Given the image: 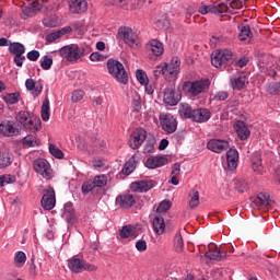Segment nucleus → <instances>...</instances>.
<instances>
[{
    "label": "nucleus",
    "mask_w": 280,
    "mask_h": 280,
    "mask_svg": "<svg viewBox=\"0 0 280 280\" xmlns=\"http://www.w3.org/2000/svg\"><path fill=\"white\" fill-rule=\"evenodd\" d=\"M121 240H128V237H135V228L132 225H125L119 231Z\"/></svg>",
    "instance_id": "a19ab883"
},
{
    "label": "nucleus",
    "mask_w": 280,
    "mask_h": 280,
    "mask_svg": "<svg viewBox=\"0 0 280 280\" xmlns=\"http://www.w3.org/2000/svg\"><path fill=\"white\" fill-rule=\"evenodd\" d=\"M40 10V3L33 1L30 7L23 10L24 16H34Z\"/></svg>",
    "instance_id": "ea45409f"
},
{
    "label": "nucleus",
    "mask_w": 280,
    "mask_h": 280,
    "mask_svg": "<svg viewBox=\"0 0 280 280\" xmlns=\"http://www.w3.org/2000/svg\"><path fill=\"white\" fill-rule=\"evenodd\" d=\"M230 82L234 91H242L246 85V74L244 72H238L231 77Z\"/></svg>",
    "instance_id": "a211bd4d"
},
{
    "label": "nucleus",
    "mask_w": 280,
    "mask_h": 280,
    "mask_svg": "<svg viewBox=\"0 0 280 280\" xmlns=\"http://www.w3.org/2000/svg\"><path fill=\"white\" fill-rule=\"evenodd\" d=\"M160 126L166 135H174L178 128V121L172 114H160Z\"/></svg>",
    "instance_id": "9d476101"
},
{
    "label": "nucleus",
    "mask_w": 280,
    "mask_h": 280,
    "mask_svg": "<svg viewBox=\"0 0 280 280\" xmlns=\"http://www.w3.org/2000/svg\"><path fill=\"white\" fill-rule=\"evenodd\" d=\"M118 35L120 36L121 40L126 43L131 48L139 47V35L132 31V28L128 26L120 27L118 30Z\"/></svg>",
    "instance_id": "1a4fd4ad"
},
{
    "label": "nucleus",
    "mask_w": 280,
    "mask_h": 280,
    "mask_svg": "<svg viewBox=\"0 0 280 280\" xmlns=\"http://www.w3.org/2000/svg\"><path fill=\"white\" fill-rule=\"evenodd\" d=\"M82 194H90V191H93L95 189V184L94 182L88 180L82 184Z\"/></svg>",
    "instance_id": "6e6d98bb"
},
{
    "label": "nucleus",
    "mask_w": 280,
    "mask_h": 280,
    "mask_svg": "<svg viewBox=\"0 0 280 280\" xmlns=\"http://www.w3.org/2000/svg\"><path fill=\"white\" fill-rule=\"evenodd\" d=\"M233 52L231 50H215L211 55L212 66L217 69L225 68L232 60Z\"/></svg>",
    "instance_id": "423d86ee"
},
{
    "label": "nucleus",
    "mask_w": 280,
    "mask_h": 280,
    "mask_svg": "<svg viewBox=\"0 0 280 280\" xmlns=\"http://www.w3.org/2000/svg\"><path fill=\"white\" fill-rule=\"evenodd\" d=\"M88 150L91 152V154H102V152L106 151V141L95 138L91 141Z\"/></svg>",
    "instance_id": "4be33fe9"
},
{
    "label": "nucleus",
    "mask_w": 280,
    "mask_h": 280,
    "mask_svg": "<svg viewBox=\"0 0 280 280\" xmlns=\"http://www.w3.org/2000/svg\"><path fill=\"white\" fill-rule=\"evenodd\" d=\"M211 119V112L207 108H198L192 112V121L197 124H205Z\"/></svg>",
    "instance_id": "f3484780"
},
{
    "label": "nucleus",
    "mask_w": 280,
    "mask_h": 280,
    "mask_svg": "<svg viewBox=\"0 0 280 280\" xmlns=\"http://www.w3.org/2000/svg\"><path fill=\"white\" fill-rule=\"evenodd\" d=\"M252 170L258 176H261V174H264V165H261V155L257 154L252 158Z\"/></svg>",
    "instance_id": "7c9ffc66"
},
{
    "label": "nucleus",
    "mask_w": 280,
    "mask_h": 280,
    "mask_svg": "<svg viewBox=\"0 0 280 280\" xmlns=\"http://www.w3.org/2000/svg\"><path fill=\"white\" fill-rule=\"evenodd\" d=\"M51 65H54V59L49 58V56H44L40 61L42 69H44V71H49V69H51Z\"/></svg>",
    "instance_id": "5fc2aeb1"
},
{
    "label": "nucleus",
    "mask_w": 280,
    "mask_h": 280,
    "mask_svg": "<svg viewBox=\"0 0 280 280\" xmlns=\"http://www.w3.org/2000/svg\"><path fill=\"white\" fill-rule=\"evenodd\" d=\"M163 102L164 104H167V106H176V104L180 102V92H176L174 85H168L164 90Z\"/></svg>",
    "instance_id": "ddd939ff"
},
{
    "label": "nucleus",
    "mask_w": 280,
    "mask_h": 280,
    "mask_svg": "<svg viewBox=\"0 0 280 280\" xmlns=\"http://www.w3.org/2000/svg\"><path fill=\"white\" fill-rule=\"evenodd\" d=\"M253 37V32L250 31L249 25H243L241 26V31L238 34V40H242L243 43H250V38Z\"/></svg>",
    "instance_id": "2f4dec72"
},
{
    "label": "nucleus",
    "mask_w": 280,
    "mask_h": 280,
    "mask_svg": "<svg viewBox=\"0 0 280 280\" xmlns=\"http://www.w3.org/2000/svg\"><path fill=\"white\" fill-rule=\"evenodd\" d=\"M256 202L261 207H269L270 206V194L268 192H260L256 198Z\"/></svg>",
    "instance_id": "37998d69"
},
{
    "label": "nucleus",
    "mask_w": 280,
    "mask_h": 280,
    "mask_svg": "<svg viewBox=\"0 0 280 280\" xmlns=\"http://www.w3.org/2000/svg\"><path fill=\"white\" fill-rule=\"evenodd\" d=\"M180 175V164H174L172 167L171 176H179Z\"/></svg>",
    "instance_id": "338daca9"
},
{
    "label": "nucleus",
    "mask_w": 280,
    "mask_h": 280,
    "mask_svg": "<svg viewBox=\"0 0 280 280\" xmlns=\"http://www.w3.org/2000/svg\"><path fill=\"white\" fill-rule=\"evenodd\" d=\"M211 81L209 79H201L197 81H185L183 84V91L188 97H198V95L209 91Z\"/></svg>",
    "instance_id": "f03ea898"
},
{
    "label": "nucleus",
    "mask_w": 280,
    "mask_h": 280,
    "mask_svg": "<svg viewBox=\"0 0 280 280\" xmlns=\"http://www.w3.org/2000/svg\"><path fill=\"white\" fill-rule=\"evenodd\" d=\"M226 161H228V168L233 172V170H237V165L240 163V153L235 149H230L226 152Z\"/></svg>",
    "instance_id": "5701e85b"
},
{
    "label": "nucleus",
    "mask_w": 280,
    "mask_h": 280,
    "mask_svg": "<svg viewBox=\"0 0 280 280\" xmlns=\"http://www.w3.org/2000/svg\"><path fill=\"white\" fill-rule=\"evenodd\" d=\"M26 58H28L31 62H36V60L40 58V52L38 50H31L27 52Z\"/></svg>",
    "instance_id": "680f3d73"
},
{
    "label": "nucleus",
    "mask_w": 280,
    "mask_h": 280,
    "mask_svg": "<svg viewBox=\"0 0 280 280\" xmlns=\"http://www.w3.org/2000/svg\"><path fill=\"white\" fill-rule=\"evenodd\" d=\"M135 170H137V160L135 159V155H132L128 162L125 163V166L122 167V174H125V176H130Z\"/></svg>",
    "instance_id": "473e14b6"
},
{
    "label": "nucleus",
    "mask_w": 280,
    "mask_h": 280,
    "mask_svg": "<svg viewBox=\"0 0 280 280\" xmlns=\"http://www.w3.org/2000/svg\"><path fill=\"white\" fill-rule=\"evenodd\" d=\"M70 31L71 28H61L57 32L49 33L48 35H46V40L47 43H55V40H58V38H62V36H65V34Z\"/></svg>",
    "instance_id": "c9c22d12"
},
{
    "label": "nucleus",
    "mask_w": 280,
    "mask_h": 280,
    "mask_svg": "<svg viewBox=\"0 0 280 280\" xmlns=\"http://www.w3.org/2000/svg\"><path fill=\"white\" fill-rule=\"evenodd\" d=\"M179 115L184 117V119H191L194 117V109L187 103H182L179 105Z\"/></svg>",
    "instance_id": "72a5a7b5"
},
{
    "label": "nucleus",
    "mask_w": 280,
    "mask_h": 280,
    "mask_svg": "<svg viewBox=\"0 0 280 280\" xmlns=\"http://www.w3.org/2000/svg\"><path fill=\"white\" fill-rule=\"evenodd\" d=\"M9 52L12 56H23L25 54V45L18 42H10L9 44Z\"/></svg>",
    "instance_id": "c756f323"
},
{
    "label": "nucleus",
    "mask_w": 280,
    "mask_h": 280,
    "mask_svg": "<svg viewBox=\"0 0 280 280\" xmlns=\"http://www.w3.org/2000/svg\"><path fill=\"white\" fill-rule=\"evenodd\" d=\"M205 256L208 257V259H212L214 261H222V259H226V257H229V255L224 249L221 250L218 247H215L214 249L208 250L205 254Z\"/></svg>",
    "instance_id": "bb28decb"
},
{
    "label": "nucleus",
    "mask_w": 280,
    "mask_h": 280,
    "mask_svg": "<svg viewBox=\"0 0 280 280\" xmlns=\"http://www.w3.org/2000/svg\"><path fill=\"white\" fill-rule=\"evenodd\" d=\"M49 98H45L42 105V119L43 121H49Z\"/></svg>",
    "instance_id": "a18cd8bd"
},
{
    "label": "nucleus",
    "mask_w": 280,
    "mask_h": 280,
    "mask_svg": "<svg viewBox=\"0 0 280 280\" xmlns=\"http://www.w3.org/2000/svg\"><path fill=\"white\" fill-rule=\"evenodd\" d=\"M15 121L21 124L23 128L26 130H31V132H38L40 130V118L35 117L30 112L21 110L15 115Z\"/></svg>",
    "instance_id": "7ed1b4c3"
},
{
    "label": "nucleus",
    "mask_w": 280,
    "mask_h": 280,
    "mask_svg": "<svg viewBox=\"0 0 280 280\" xmlns=\"http://www.w3.org/2000/svg\"><path fill=\"white\" fill-rule=\"evenodd\" d=\"M213 14H218V16H224V14H231V9L229 4L222 2L213 5Z\"/></svg>",
    "instance_id": "e433bc0d"
},
{
    "label": "nucleus",
    "mask_w": 280,
    "mask_h": 280,
    "mask_svg": "<svg viewBox=\"0 0 280 280\" xmlns=\"http://www.w3.org/2000/svg\"><path fill=\"white\" fill-rule=\"evenodd\" d=\"M69 8L72 14H82L88 10V3L86 0H70Z\"/></svg>",
    "instance_id": "b1692460"
},
{
    "label": "nucleus",
    "mask_w": 280,
    "mask_h": 280,
    "mask_svg": "<svg viewBox=\"0 0 280 280\" xmlns=\"http://www.w3.org/2000/svg\"><path fill=\"white\" fill-rule=\"evenodd\" d=\"M173 248L175 253H183L185 250V241H183V234L177 231L173 238Z\"/></svg>",
    "instance_id": "c85d7f7f"
},
{
    "label": "nucleus",
    "mask_w": 280,
    "mask_h": 280,
    "mask_svg": "<svg viewBox=\"0 0 280 280\" xmlns=\"http://www.w3.org/2000/svg\"><path fill=\"white\" fill-rule=\"evenodd\" d=\"M13 62L16 65V67H23V62H25V56L14 55Z\"/></svg>",
    "instance_id": "69168bd1"
},
{
    "label": "nucleus",
    "mask_w": 280,
    "mask_h": 280,
    "mask_svg": "<svg viewBox=\"0 0 280 280\" xmlns=\"http://www.w3.org/2000/svg\"><path fill=\"white\" fill-rule=\"evenodd\" d=\"M49 152L51 156H55V159H63L65 153H62V150L58 149L56 144H49Z\"/></svg>",
    "instance_id": "603ef678"
},
{
    "label": "nucleus",
    "mask_w": 280,
    "mask_h": 280,
    "mask_svg": "<svg viewBox=\"0 0 280 280\" xmlns=\"http://www.w3.org/2000/svg\"><path fill=\"white\" fill-rule=\"evenodd\" d=\"M71 100H72V102H74V104L78 102H82V100H84V91H82V90L73 91Z\"/></svg>",
    "instance_id": "4d7b16f0"
},
{
    "label": "nucleus",
    "mask_w": 280,
    "mask_h": 280,
    "mask_svg": "<svg viewBox=\"0 0 280 280\" xmlns=\"http://www.w3.org/2000/svg\"><path fill=\"white\" fill-rule=\"evenodd\" d=\"M22 143L23 145H27V148H36L40 145V140L34 135H27L23 138Z\"/></svg>",
    "instance_id": "4c0bfd02"
},
{
    "label": "nucleus",
    "mask_w": 280,
    "mask_h": 280,
    "mask_svg": "<svg viewBox=\"0 0 280 280\" xmlns=\"http://www.w3.org/2000/svg\"><path fill=\"white\" fill-rule=\"evenodd\" d=\"M247 0H232L229 2L231 14H235L237 10H242Z\"/></svg>",
    "instance_id": "79ce46f5"
},
{
    "label": "nucleus",
    "mask_w": 280,
    "mask_h": 280,
    "mask_svg": "<svg viewBox=\"0 0 280 280\" xmlns=\"http://www.w3.org/2000/svg\"><path fill=\"white\" fill-rule=\"evenodd\" d=\"M136 77L138 82L142 85V86H148L150 79H148V74L145 73V71L143 70H137L136 71Z\"/></svg>",
    "instance_id": "de8ad7c7"
},
{
    "label": "nucleus",
    "mask_w": 280,
    "mask_h": 280,
    "mask_svg": "<svg viewBox=\"0 0 280 280\" xmlns=\"http://www.w3.org/2000/svg\"><path fill=\"white\" fill-rule=\"evenodd\" d=\"M155 186H156V182L152 179L131 183V189L133 191H140L141 194L145 191H150V189H153Z\"/></svg>",
    "instance_id": "2eb2a0df"
},
{
    "label": "nucleus",
    "mask_w": 280,
    "mask_h": 280,
    "mask_svg": "<svg viewBox=\"0 0 280 280\" xmlns=\"http://www.w3.org/2000/svg\"><path fill=\"white\" fill-rule=\"evenodd\" d=\"M148 137V131L143 128H137L132 131L130 139H129V145L132 150H139L140 145H143V142L145 141Z\"/></svg>",
    "instance_id": "f8f14e48"
},
{
    "label": "nucleus",
    "mask_w": 280,
    "mask_h": 280,
    "mask_svg": "<svg viewBox=\"0 0 280 280\" xmlns=\"http://www.w3.org/2000/svg\"><path fill=\"white\" fill-rule=\"evenodd\" d=\"M108 73L115 78L120 84H128V72L122 62L115 59L107 60Z\"/></svg>",
    "instance_id": "20e7f679"
},
{
    "label": "nucleus",
    "mask_w": 280,
    "mask_h": 280,
    "mask_svg": "<svg viewBox=\"0 0 280 280\" xmlns=\"http://www.w3.org/2000/svg\"><path fill=\"white\" fill-rule=\"evenodd\" d=\"M0 135H3V137H14L19 135V129L14 127L12 121L4 120L0 124Z\"/></svg>",
    "instance_id": "6ab92c4d"
},
{
    "label": "nucleus",
    "mask_w": 280,
    "mask_h": 280,
    "mask_svg": "<svg viewBox=\"0 0 280 280\" xmlns=\"http://www.w3.org/2000/svg\"><path fill=\"white\" fill-rule=\"evenodd\" d=\"M25 261H27V255H25L24 252L15 253L13 264L16 268H23L25 266Z\"/></svg>",
    "instance_id": "58836bf2"
},
{
    "label": "nucleus",
    "mask_w": 280,
    "mask_h": 280,
    "mask_svg": "<svg viewBox=\"0 0 280 280\" xmlns=\"http://www.w3.org/2000/svg\"><path fill=\"white\" fill-rule=\"evenodd\" d=\"M135 202L137 201L135 199V196H132L131 194L120 195L116 198V205H118L122 209H130V207H132Z\"/></svg>",
    "instance_id": "393cba45"
},
{
    "label": "nucleus",
    "mask_w": 280,
    "mask_h": 280,
    "mask_svg": "<svg viewBox=\"0 0 280 280\" xmlns=\"http://www.w3.org/2000/svg\"><path fill=\"white\" fill-rule=\"evenodd\" d=\"M94 187H106L108 184V177L106 175H97L93 179Z\"/></svg>",
    "instance_id": "09e8293b"
},
{
    "label": "nucleus",
    "mask_w": 280,
    "mask_h": 280,
    "mask_svg": "<svg viewBox=\"0 0 280 280\" xmlns=\"http://www.w3.org/2000/svg\"><path fill=\"white\" fill-rule=\"evenodd\" d=\"M236 65H237V67H241V68L246 67L248 65V58L242 57L241 59H238L236 61Z\"/></svg>",
    "instance_id": "774afa93"
},
{
    "label": "nucleus",
    "mask_w": 280,
    "mask_h": 280,
    "mask_svg": "<svg viewBox=\"0 0 280 280\" xmlns=\"http://www.w3.org/2000/svg\"><path fill=\"white\" fill-rule=\"evenodd\" d=\"M207 148L208 150H211V152L220 154L222 152H225V150H229V141L212 139L208 142Z\"/></svg>",
    "instance_id": "4468645a"
},
{
    "label": "nucleus",
    "mask_w": 280,
    "mask_h": 280,
    "mask_svg": "<svg viewBox=\"0 0 280 280\" xmlns=\"http://www.w3.org/2000/svg\"><path fill=\"white\" fill-rule=\"evenodd\" d=\"M234 129L241 141H246V139L250 137V130L246 126V122L242 120H237L234 124Z\"/></svg>",
    "instance_id": "412c9836"
},
{
    "label": "nucleus",
    "mask_w": 280,
    "mask_h": 280,
    "mask_svg": "<svg viewBox=\"0 0 280 280\" xmlns=\"http://www.w3.org/2000/svg\"><path fill=\"white\" fill-rule=\"evenodd\" d=\"M213 100L215 102H224V100H229V92L220 91L214 94Z\"/></svg>",
    "instance_id": "bf43d9fd"
},
{
    "label": "nucleus",
    "mask_w": 280,
    "mask_h": 280,
    "mask_svg": "<svg viewBox=\"0 0 280 280\" xmlns=\"http://www.w3.org/2000/svg\"><path fill=\"white\" fill-rule=\"evenodd\" d=\"M178 71H180V59H178V57H173L170 65L164 63L163 66H158L153 70V75L154 78L164 75L165 80L174 82L178 75Z\"/></svg>",
    "instance_id": "f257e3e1"
},
{
    "label": "nucleus",
    "mask_w": 280,
    "mask_h": 280,
    "mask_svg": "<svg viewBox=\"0 0 280 280\" xmlns=\"http://www.w3.org/2000/svg\"><path fill=\"white\" fill-rule=\"evenodd\" d=\"M25 88L32 92L33 97H38L43 93V83L35 82L34 79H27L25 81Z\"/></svg>",
    "instance_id": "a878e982"
},
{
    "label": "nucleus",
    "mask_w": 280,
    "mask_h": 280,
    "mask_svg": "<svg viewBox=\"0 0 280 280\" xmlns=\"http://www.w3.org/2000/svg\"><path fill=\"white\" fill-rule=\"evenodd\" d=\"M147 51H150L153 56L159 58V56H163L165 48H163V43H161L159 39H151L147 44Z\"/></svg>",
    "instance_id": "aec40b11"
},
{
    "label": "nucleus",
    "mask_w": 280,
    "mask_h": 280,
    "mask_svg": "<svg viewBox=\"0 0 280 280\" xmlns=\"http://www.w3.org/2000/svg\"><path fill=\"white\" fill-rule=\"evenodd\" d=\"M198 12L200 14H209V12H211L213 14V5H201L199 7Z\"/></svg>",
    "instance_id": "e2e57ef3"
},
{
    "label": "nucleus",
    "mask_w": 280,
    "mask_h": 280,
    "mask_svg": "<svg viewBox=\"0 0 280 280\" xmlns=\"http://www.w3.org/2000/svg\"><path fill=\"white\" fill-rule=\"evenodd\" d=\"M20 97H21V94L19 92H14V93L5 94L3 96V100L5 104L14 105V104H19Z\"/></svg>",
    "instance_id": "c03bdc74"
},
{
    "label": "nucleus",
    "mask_w": 280,
    "mask_h": 280,
    "mask_svg": "<svg viewBox=\"0 0 280 280\" xmlns=\"http://www.w3.org/2000/svg\"><path fill=\"white\" fill-rule=\"evenodd\" d=\"M132 106L135 108V110H137V113H139V110H141V96H139V94H135L132 97Z\"/></svg>",
    "instance_id": "13d9d810"
},
{
    "label": "nucleus",
    "mask_w": 280,
    "mask_h": 280,
    "mask_svg": "<svg viewBox=\"0 0 280 280\" xmlns=\"http://www.w3.org/2000/svg\"><path fill=\"white\" fill-rule=\"evenodd\" d=\"M33 170L46 180H51L54 178V170H51V164H49V162L45 159L35 160L33 162Z\"/></svg>",
    "instance_id": "0eeeda50"
},
{
    "label": "nucleus",
    "mask_w": 280,
    "mask_h": 280,
    "mask_svg": "<svg viewBox=\"0 0 280 280\" xmlns=\"http://www.w3.org/2000/svg\"><path fill=\"white\" fill-rule=\"evenodd\" d=\"M12 163V159L10 158V153L1 152L0 151V170L2 167H8Z\"/></svg>",
    "instance_id": "8fccbe9b"
},
{
    "label": "nucleus",
    "mask_w": 280,
    "mask_h": 280,
    "mask_svg": "<svg viewBox=\"0 0 280 280\" xmlns=\"http://www.w3.org/2000/svg\"><path fill=\"white\" fill-rule=\"evenodd\" d=\"M189 202H188V207L189 209H196L198 208V206L200 205V192H198V190L192 189L189 192Z\"/></svg>",
    "instance_id": "f704fd0d"
},
{
    "label": "nucleus",
    "mask_w": 280,
    "mask_h": 280,
    "mask_svg": "<svg viewBox=\"0 0 280 280\" xmlns=\"http://www.w3.org/2000/svg\"><path fill=\"white\" fill-rule=\"evenodd\" d=\"M235 189L238 190L240 194H244V191L248 190V183L244 179H237Z\"/></svg>",
    "instance_id": "864d4df0"
},
{
    "label": "nucleus",
    "mask_w": 280,
    "mask_h": 280,
    "mask_svg": "<svg viewBox=\"0 0 280 280\" xmlns=\"http://www.w3.org/2000/svg\"><path fill=\"white\" fill-rule=\"evenodd\" d=\"M172 209V202L170 200H163L156 208L158 213H167Z\"/></svg>",
    "instance_id": "3c124183"
},
{
    "label": "nucleus",
    "mask_w": 280,
    "mask_h": 280,
    "mask_svg": "<svg viewBox=\"0 0 280 280\" xmlns=\"http://www.w3.org/2000/svg\"><path fill=\"white\" fill-rule=\"evenodd\" d=\"M44 211H51L56 207V190L51 186L44 189V195L40 200Z\"/></svg>",
    "instance_id": "9b49d317"
},
{
    "label": "nucleus",
    "mask_w": 280,
    "mask_h": 280,
    "mask_svg": "<svg viewBox=\"0 0 280 280\" xmlns=\"http://www.w3.org/2000/svg\"><path fill=\"white\" fill-rule=\"evenodd\" d=\"M136 248L139 253H145V250H148V243L143 240H139L136 242Z\"/></svg>",
    "instance_id": "052dcab7"
},
{
    "label": "nucleus",
    "mask_w": 280,
    "mask_h": 280,
    "mask_svg": "<svg viewBox=\"0 0 280 280\" xmlns=\"http://www.w3.org/2000/svg\"><path fill=\"white\" fill-rule=\"evenodd\" d=\"M90 60L92 62H102V60H104V56H102L100 52H92L90 55Z\"/></svg>",
    "instance_id": "0e129e2a"
},
{
    "label": "nucleus",
    "mask_w": 280,
    "mask_h": 280,
    "mask_svg": "<svg viewBox=\"0 0 280 280\" xmlns=\"http://www.w3.org/2000/svg\"><path fill=\"white\" fill-rule=\"evenodd\" d=\"M152 226L156 235H163L165 233V219L160 215L154 217Z\"/></svg>",
    "instance_id": "cd10ccee"
},
{
    "label": "nucleus",
    "mask_w": 280,
    "mask_h": 280,
    "mask_svg": "<svg viewBox=\"0 0 280 280\" xmlns=\"http://www.w3.org/2000/svg\"><path fill=\"white\" fill-rule=\"evenodd\" d=\"M167 163H170V160H167V158L165 156H150L149 159H147L144 165L145 167H148V170H156L159 167L167 165Z\"/></svg>",
    "instance_id": "dca6fc26"
},
{
    "label": "nucleus",
    "mask_w": 280,
    "mask_h": 280,
    "mask_svg": "<svg viewBox=\"0 0 280 280\" xmlns=\"http://www.w3.org/2000/svg\"><path fill=\"white\" fill-rule=\"evenodd\" d=\"M84 48L75 44L63 46L59 49V54L68 62H78L80 58H84Z\"/></svg>",
    "instance_id": "39448f33"
},
{
    "label": "nucleus",
    "mask_w": 280,
    "mask_h": 280,
    "mask_svg": "<svg viewBox=\"0 0 280 280\" xmlns=\"http://www.w3.org/2000/svg\"><path fill=\"white\" fill-rule=\"evenodd\" d=\"M68 268L77 273L84 272V270H89L90 272H95V270H97L95 265L88 264L84 259L78 257H72L68 260Z\"/></svg>",
    "instance_id": "6e6552de"
},
{
    "label": "nucleus",
    "mask_w": 280,
    "mask_h": 280,
    "mask_svg": "<svg viewBox=\"0 0 280 280\" xmlns=\"http://www.w3.org/2000/svg\"><path fill=\"white\" fill-rule=\"evenodd\" d=\"M74 211H73V203L72 202H67L63 207V215L66 220L70 221L73 220L74 218Z\"/></svg>",
    "instance_id": "49530a36"
}]
</instances>
